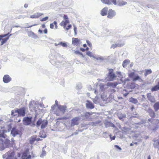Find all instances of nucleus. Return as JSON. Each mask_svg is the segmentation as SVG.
<instances>
[{"label":"nucleus","mask_w":159,"mask_h":159,"mask_svg":"<svg viewBox=\"0 0 159 159\" xmlns=\"http://www.w3.org/2000/svg\"><path fill=\"white\" fill-rule=\"evenodd\" d=\"M7 132V130L2 128L0 129V141L2 142L3 146L1 150L4 149L5 148L8 147L10 144V140L5 134Z\"/></svg>","instance_id":"f257e3e1"},{"label":"nucleus","mask_w":159,"mask_h":159,"mask_svg":"<svg viewBox=\"0 0 159 159\" xmlns=\"http://www.w3.org/2000/svg\"><path fill=\"white\" fill-rule=\"evenodd\" d=\"M48 124V121L47 120H43L39 118L36 122L35 125L38 128L41 125V129H44L47 126Z\"/></svg>","instance_id":"f03ea898"},{"label":"nucleus","mask_w":159,"mask_h":159,"mask_svg":"<svg viewBox=\"0 0 159 159\" xmlns=\"http://www.w3.org/2000/svg\"><path fill=\"white\" fill-rule=\"evenodd\" d=\"M32 117H24L23 120V124L25 125H30L32 127H34L35 125V124L34 122H32Z\"/></svg>","instance_id":"7ed1b4c3"},{"label":"nucleus","mask_w":159,"mask_h":159,"mask_svg":"<svg viewBox=\"0 0 159 159\" xmlns=\"http://www.w3.org/2000/svg\"><path fill=\"white\" fill-rule=\"evenodd\" d=\"M61 0H57L55 2L48 3H46V5L48 6V8H49L51 6L55 7L59 6L61 4Z\"/></svg>","instance_id":"20e7f679"},{"label":"nucleus","mask_w":159,"mask_h":159,"mask_svg":"<svg viewBox=\"0 0 159 159\" xmlns=\"http://www.w3.org/2000/svg\"><path fill=\"white\" fill-rule=\"evenodd\" d=\"M81 120L80 116H77L73 118L71 121L70 125L71 127L79 125V121Z\"/></svg>","instance_id":"39448f33"},{"label":"nucleus","mask_w":159,"mask_h":159,"mask_svg":"<svg viewBox=\"0 0 159 159\" xmlns=\"http://www.w3.org/2000/svg\"><path fill=\"white\" fill-rule=\"evenodd\" d=\"M66 108V107L65 106H61L60 105L58 106V109H57V110L55 111V114L57 116H59L60 115L59 113L57 112V111L58 110H60L62 113H64L65 111Z\"/></svg>","instance_id":"423d86ee"},{"label":"nucleus","mask_w":159,"mask_h":159,"mask_svg":"<svg viewBox=\"0 0 159 159\" xmlns=\"http://www.w3.org/2000/svg\"><path fill=\"white\" fill-rule=\"evenodd\" d=\"M113 3L115 5H117L120 6L125 5L127 4L126 2L123 0H120L116 2V0H113Z\"/></svg>","instance_id":"0eeeda50"},{"label":"nucleus","mask_w":159,"mask_h":159,"mask_svg":"<svg viewBox=\"0 0 159 159\" xmlns=\"http://www.w3.org/2000/svg\"><path fill=\"white\" fill-rule=\"evenodd\" d=\"M18 115L19 116H25V108L24 107H21L19 109H17Z\"/></svg>","instance_id":"6e6552de"},{"label":"nucleus","mask_w":159,"mask_h":159,"mask_svg":"<svg viewBox=\"0 0 159 159\" xmlns=\"http://www.w3.org/2000/svg\"><path fill=\"white\" fill-rule=\"evenodd\" d=\"M116 15V13L115 11L110 9L108 11L107 17L109 18L112 19Z\"/></svg>","instance_id":"1a4fd4ad"},{"label":"nucleus","mask_w":159,"mask_h":159,"mask_svg":"<svg viewBox=\"0 0 159 159\" xmlns=\"http://www.w3.org/2000/svg\"><path fill=\"white\" fill-rule=\"evenodd\" d=\"M20 133V131L19 130H18L16 128L13 127L11 130V134L13 137H15L16 135L19 134Z\"/></svg>","instance_id":"9d476101"},{"label":"nucleus","mask_w":159,"mask_h":159,"mask_svg":"<svg viewBox=\"0 0 159 159\" xmlns=\"http://www.w3.org/2000/svg\"><path fill=\"white\" fill-rule=\"evenodd\" d=\"M147 98L151 102L154 103L155 102V99L154 97L152 95L151 93H149L147 94Z\"/></svg>","instance_id":"9b49d317"},{"label":"nucleus","mask_w":159,"mask_h":159,"mask_svg":"<svg viewBox=\"0 0 159 159\" xmlns=\"http://www.w3.org/2000/svg\"><path fill=\"white\" fill-rule=\"evenodd\" d=\"M86 107L87 108L92 109L94 107V106L92 102L90 101L87 100L86 103Z\"/></svg>","instance_id":"f8f14e48"},{"label":"nucleus","mask_w":159,"mask_h":159,"mask_svg":"<svg viewBox=\"0 0 159 159\" xmlns=\"http://www.w3.org/2000/svg\"><path fill=\"white\" fill-rule=\"evenodd\" d=\"M125 43H120V42H116V43L112 44L111 47V48H115L116 47H121L123 46Z\"/></svg>","instance_id":"ddd939ff"},{"label":"nucleus","mask_w":159,"mask_h":159,"mask_svg":"<svg viewBox=\"0 0 159 159\" xmlns=\"http://www.w3.org/2000/svg\"><path fill=\"white\" fill-rule=\"evenodd\" d=\"M11 78L7 75H5L3 77V81L5 83H8L11 80Z\"/></svg>","instance_id":"4468645a"},{"label":"nucleus","mask_w":159,"mask_h":159,"mask_svg":"<svg viewBox=\"0 0 159 159\" xmlns=\"http://www.w3.org/2000/svg\"><path fill=\"white\" fill-rule=\"evenodd\" d=\"M150 116L152 118L155 117L156 115L154 111L151 108H149L147 111Z\"/></svg>","instance_id":"2eb2a0df"},{"label":"nucleus","mask_w":159,"mask_h":159,"mask_svg":"<svg viewBox=\"0 0 159 159\" xmlns=\"http://www.w3.org/2000/svg\"><path fill=\"white\" fill-rule=\"evenodd\" d=\"M14 154L13 153H11L10 154H8V153H6L5 154L3 155V158H5L7 157L5 159H12Z\"/></svg>","instance_id":"dca6fc26"},{"label":"nucleus","mask_w":159,"mask_h":159,"mask_svg":"<svg viewBox=\"0 0 159 159\" xmlns=\"http://www.w3.org/2000/svg\"><path fill=\"white\" fill-rule=\"evenodd\" d=\"M116 77V76L114 73L108 74V77L110 81L113 80Z\"/></svg>","instance_id":"f3484780"},{"label":"nucleus","mask_w":159,"mask_h":159,"mask_svg":"<svg viewBox=\"0 0 159 159\" xmlns=\"http://www.w3.org/2000/svg\"><path fill=\"white\" fill-rule=\"evenodd\" d=\"M105 126L106 128L110 127L114 128L115 127V125L113 124L110 121H107L105 123Z\"/></svg>","instance_id":"a211bd4d"},{"label":"nucleus","mask_w":159,"mask_h":159,"mask_svg":"<svg viewBox=\"0 0 159 159\" xmlns=\"http://www.w3.org/2000/svg\"><path fill=\"white\" fill-rule=\"evenodd\" d=\"M43 14V13L38 12L33 15L31 16L30 17L31 18H37L41 16Z\"/></svg>","instance_id":"6ab92c4d"},{"label":"nucleus","mask_w":159,"mask_h":159,"mask_svg":"<svg viewBox=\"0 0 159 159\" xmlns=\"http://www.w3.org/2000/svg\"><path fill=\"white\" fill-rule=\"evenodd\" d=\"M117 116L121 120L126 117L125 114H122L120 112L118 113L117 114Z\"/></svg>","instance_id":"aec40b11"},{"label":"nucleus","mask_w":159,"mask_h":159,"mask_svg":"<svg viewBox=\"0 0 159 159\" xmlns=\"http://www.w3.org/2000/svg\"><path fill=\"white\" fill-rule=\"evenodd\" d=\"M118 84L117 82L111 83L108 82L107 83V85L108 86H111L114 88H116V86Z\"/></svg>","instance_id":"412c9836"},{"label":"nucleus","mask_w":159,"mask_h":159,"mask_svg":"<svg viewBox=\"0 0 159 159\" xmlns=\"http://www.w3.org/2000/svg\"><path fill=\"white\" fill-rule=\"evenodd\" d=\"M72 40V44L74 45H77L79 43L80 41V39L77 38H73Z\"/></svg>","instance_id":"4be33fe9"},{"label":"nucleus","mask_w":159,"mask_h":159,"mask_svg":"<svg viewBox=\"0 0 159 159\" xmlns=\"http://www.w3.org/2000/svg\"><path fill=\"white\" fill-rule=\"evenodd\" d=\"M28 34L29 36L31 37L34 39H36L38 38V36L31 31H29Z\"/></svg>","instance_id":"5701e85b"},{"label":"nucleus","mask_w":159,"mask_h":159,"mask_svg":"<svg viewBox=\"0 0 159 159\" xmlns=\"http://www.w3.org/2000/svg\"><path fill=\"white\" fill-rule=\"evenodd\" d=\"M113 0H101V1L104 4L109 5L113 3Z\"/></svg>","instance_id":"b1692460"},{"label":"nucleus","mask_w":159,"mask_h":159,"mask_svg":"<svg viewBox=\"0 0 159 159\" xmlns=\"http://www.w3.org/2000/svg\"><path fill=\"white\" fill-rule=\"evenodd\" d=\"M151 90L152 92L155 91L159 90V82L157 85L152 87Z\"/></svg>","instance_id":"393cba45"},{"label":"nucleus","mask_w":159,"mask_h":159,"mask_svg":"<svg viewBox=\"0 0 159 159\" xmlns=\"http://www.w3.org/2000/svg\"><path fill=\"white\" fill-rule=\"evenodd\" d=\"M132 80L133 81H136L137 80H139L140 82L143 81V80L137 74H136V75H135V76H134V78Z\"/></svg>","instance_id":"a878e982"},{"label":"nucleus","mask_w":159,"mask_h":159,"mask_svg":"<svg viewBox=\"0 0 159 159\" xmlns=\"http://www.w3.org/2000/svg\"><path fill=\"white\" fill-rule=\"evenodd\" d=\"M155 111L156 112L159 110V102H156L153 106Z\"/></svg>","instance_id":"bb28decb"},{"label":"nucleus","mask_w":159,"mask_h":159,"mask_svg":"<svg viewBox=\"0 0 159 159\" xmlns=\"http://www.w3.org/2000/svg\"><path fill=\"white\" fill-rule=\"evenodd\" d=\"M107 7H105L101 10V14L102 16H104L107 15Z\"/></svg>","instance_id":"cd10ccee"},{"label":"nucleus","mask_w":159,"mask_h":159,"mask_svg":"<svg viewBox=\"0 0 159 159\" xmlns=\"http://www.w3.org/2000/svg\"><path fill=\"white\" fill-rule=\"evenodd\" d=\"M129 102L134 104H136L138 102V101L137 99L131 97L129 99Z\"/></svg>","instance_id":"c85d7f7f"},{"label":"nucleus","mask_w":159,"mask_h":159,"mask_svg":"<svg viewBox=\"0 0 159 159\" xmlns=\"http://www.w3.org/2000/svg\"><path fill=\"white\" fill-rule=\"evenodd\" d=\"M130 62L129 60L128 59L125 60L123 62L122 66L124 68L126 67L129 64Z\"/></svg>","instance_id":"c756f323"},{"label":"nucleus","mask_w":159,"mask_h":159,"mask_svg":"<svg viewBox=\"0 0 159 159\" xmlns=\"http://www.w3.org/2000/svg\"><path fill=\"white\" fill-rule=\"evenodd\" d=\"M105 85L104 84L102 83H100L99 84V86L100 87L99 90L101 91H103L104 90V87Z\"/></svg>","instance_id":"7c9ffc66"},{"label":"nucleus","mask_w":159,"mask_h":159,"mask_svg":"<svg viewBox=\"0 0 159 159\" xmlns=\"http://www.w3.org/2000/svg\"><path fill=\"white\" fill-rule=\"evenodd\" d=\"M31 158V156L30 155H29L28 156L26 153H24L22 156V159H30Z\"/></svg>","instance_id":"2f4dec72"},{"label":"nucleus","mask_w":159,"mask_h":159,"mask_svg":"<svg viewBox=\"0 0 159 159\" xmlns=\"http://www.w3.org/2000/svg\"><path fill=\"white\" fill-rule=\"evenodd\" d=\"M92 114V112L84 113V117L86 119L89 118L90 117V115Z\"/></svg>","instance_id":"473e14b6"},{"label":"nucleus","mask_w":159,"mask_h":159,"mask_svg":"<svg viewBox=\"0 0 159 159\" xmlns=\"http://www.w3.org/2000/svg\"><path fill=\"white\" fill-rule=\"evenodd\" d=\"M111 134H110L109 133H107L106 132L103 133V134H102L103 137L106 138L108 137H109V136L110 137H111Z\"/></svg>","instance_id":"72a5a7b5"},{"label":"nucleus","mask_w":159,"mask_h":159,"mask_svg":"<svg viewBox=\"0 0 159 159\" xmlns=\"http://www.w3.org/2000/svg\"><path fill=\"white\" fill-rule=\"evenodd\" d=\"M18 114L17 109L16 110H14L11 111V115L13 116H16Z\"/></svg>","instance_id":"f704fd0d"},{"label":"nucleus","mask_w":159,"mask_h":159,"mask_svg":"<svg viewBox=\"0 0 159 159\" xmlns=\"http://www.w3.org/2000/svg\"><path fill=\"white\" fill-rule=\"evenodd\" d=\"M152 72V71L150 69L146 70L144 74L145 76H146L148 75L151 74Z\"/></svg>","instance_id":"c9c22d12"},{"label":"nucleus","mask_w":159,"mask_h":159,"mask_svg":"<svg viewBox=\"0 0 159 159\" xmlns=\"http://www.w3.org/2000/svg\"><path fill=\"white\" fill-rule=\"evenodd\" d=\"M11 34H10V36H8L7 37L5 38H4L2 39V41L1 42V45H3L4 43H5L9 39V36H11Z\"/></svg>","instance_id":"e433bc0d"},{"label":"nucleus","mask_w":159,"mask_h":159,"mask_svg":"<svg viewBox=\"0 0 159 159\" xmlns=\"http://www.w3.org/2000/svg\"><path fill=\"white\" fill-rule=\"evenodd\" d=\"M101 121L98 120H97L95 122H92L90 123V124L92 126H97L101 122Z\"/></svg>","instance_id":"4c0bfd02"},{"label":"nucleus","mask_w":159,"mask_h":159,"mask_svg":"<svg viewBox=\"0 0 159 159\" xmlns=\"http://www.w3.org/2000/svg\"><path fill=\"white\" fill-rule=\"evenodd\" d=\"M136 74H135L134 72H131L129 74L128 76L129 77L132 79L133 80Z\"/></svg>","instance_id":"58836bf2"},{"label":"nucleus","mask_w":159,"mask_h":159,"mask_svg":"<svg viewBox=\"0 0 159 159\" xmlns=\"http://www.w3.org/2000/svg\"><path fill=\"white\" fill-rule=\"evenodd\" d=\"M130 130V128H129L126 127H124L122 128V131H123L124 132H127Z\"/></svg>","instance_id":"ea45409f"},{"label":"nucleus","mask_w":159,"mask_h":159,"mask_svg":"<svg viewBox=\"0 0 159 159\" xmlns=\"http://www.w3.org/2000/svg\"><path fill=\"white\" fill-rule=\"evenodd\" d=\"M128 86L129 88L130 89H133L135 88V85L133 83H130L129 84H128Z\"/></svg>","instance_id":"a19ab883"},{"label":"nucleus","mask_w":159,"mask_h":159,"mask_svg":"<svg viewBox=\"0 0 159 159\" xmlns=\"http://www.w3.org/2000/svg\"><path fill=\"white\" fill-rule=\"evenodd\" d=\"M157 140L155 142V143H154L153 145L155 148H159V144H158V142H157Z\"/></svg>","instance_id":"79ce46f5"},{"label":"nucleus","mask_w":159,"mask_h":159,"mask_svg":"<svg viewBox=\"0 0 159 159\" xmlns=\"http://www.w3.org/2000/svg\"><path fill=\"white\" fill-rule=\"evenodd\" d=\"M93 58L95 59H96L97 60H99L100 61H102L104 60L103 58L102 57H93Z\"/></svg>","instance_id":"37998d69"},{"label":"nucleus","mask_w":159,"mask_h":159,"mask_svg":"<svg viewBox=\"0 0 159 159\" xmlns=\"http://www.w3.org/2000/svg\"><path fill=\"white\" fill-rule=\"evenodd\" d=\"M9 34V33H8L7 34L0 35V41L2 40V38L7 36Z\"/></svg>","instance_id":"c03bdc74"},{"label":"nucleus","mask_w":159,"mask_h":159,"mask_svg":"<svg viewBox=\"0 0 159 159\" xmlns=\"http://www.w3.org/2000/svg\"><path fill=\"white\" fill-rule=\"evenodd\" d=\"M82 86L80 84H78L76 86V88L77 89H80L82 88Z\"/></svg>","instance_id":"a18cd8bd"},{"label":"nucleus","mask_w":159,"mask_h":159,"mask_svg":"<svg viewBox=\"0 0 159 159\" xmlns=\"http://www.w3.org/2000/svg\"><path fill=\"white\" fill-rule=\"evenodd\" d=\"M155 125L157 128H159V120H155Z\"/></svg>","instance_id":"49530a36"},{"label":"nucleus","mask_w":159,"mask_h":159,"mask_svg":"<svg viewBox=\"0 0 159 159\" xmlns=\"http://www.w3.org/2000/svg\"><path fill=\"white\" fill-rule=\"evenodd\" d=\"M46 152L45 150H43L42 153L40 155V157H42L46 155Z\"/></svg>","instance_id":"de8ad7c7"},{"label":"nucleus","mask_w":159,"mask_h":159,"mask_svg":"<svg viewBox=\"0 0 159 159\" xmlns=\"http://www.w3.org/2000/svg\"><path fill=\"white\" fill-rule=\"evenodd\" d=\"M86 54L90 57H94V56L93 55L92 52L90 51H88L87 52H86Z\"/></svg>","instance_id":"09e8293b"},{"label":"nucleus","mask_w":159,"mask_h":159,"mask_svg":"<svg viewBox=\"0 0 159 159\" xmlns=\"http://www.w3.org/2000/svg\"><path fill=\"white\" fill-rule=\"evenodd\" d=\"M60 45H61L62 46L64 47H66L67 46V44L66 43H63L62 42H61L60 43Z\"/></svg>","instance_id":"8fccbe9b"},{"label":"nucleus","mask_w":159,"mask_h":159,"mask_svg":"<svg viewBox=\"0 0 159 159\" xmlns=\"http://www.w3.org/2000/svg\"><path fill=\"white\" fill-rule=\"evenodd\" d=\"M36 140V138L35 137L32 138L30 140V143H32Z\"/></svg>","instance_id":"3c124183"},{"label":"nucleus","mask_w":159,"mask_h":159,"mask_svg":"<svg viewBox=\"0 0 159 159\" xmlns=\"http://www.w3.org/2000/svg\"><path fill=\"white\" fill-rule=\"evenodd\" d=\"M25 17H28V16H25L24 15H20L19 16L17 17V18L18 19H20V18H24Z\"/></svg>","instance_id":"603ef678"},{"label":"nucleus","mask_w":159,"mask_h":159,"mask_svg":"<svg viewBox=\"0 0 159 159\" xmlns=\"http://www.w3.org/2000/svg\"><path fill=\"white\" fill-rule=\"evenodd\" d=\"M60 25L61 26H63L64 28L65 29L66 27V25H65L64 21H62L60 24Z\"/></svg>","instance_id":"864d4df0"},{"label":"nucleus","mask_w":159,"mask_h":159,"mask_svg":"<svg viewBox=\"0 0 159 159\" xmlns=\"http://www.w3.org/2000/svg\"><path fill=\"white\" fill-rule=\"evenodd\" d=\"M48 19V16H46L40 20L41 21H44L47 20Z\"/></svg>","instance_id":"5fc2aeb1"},{"label":"nucleus","mask_w":159,"mask_h":159,"mask_svg":"<svg viewBox=\"0 0 159 159\" xmlns=\"http://www.w3.org/2000/svg\"><path fill=\"white\" fill-rule=\"evenodd\" d=\"M114 147H115L118 150H120V151L121 150V148L120 147H119V146L117 145H115L114 146Z\"/></svg>","instance_id":"6e6d98bb"},{"label":"nucleus","mask_w":159,"mask_h":159,"mask_svg":"<svg viewBox=\"0 0 159 159\" xmlns=\"http://www.w3.org/2000/svg\"><path fill=\"white\" fill-rule=\"evenodd\" d=\"M86 43L89 47H91L92 46L91 43L89 40H87L86 41Z\"/></svg>","instance_id":"4d7b16f0"},{"label":"nucleus","mask_w":159,"mask_h":159,"mask_svg":"<svg viewBox=\"0 0 159 159\" xmlns=\"http://www.w3.org/2000/svg\"><path fill=\"white\" fill-rule=\"evenodd\" d=\"M155 120L156 119L153 120L152 119H148V121L150 122L153 123L154 122H155Z\"/></svg>","instance_id":"13d9d810"},{"label":"nucleus","mask_w":159,"mask_h":159,"mask_svg":"<svg viewBox=\"0 0 159 159\" xmlns=\"http://www.w3.org/2000/svg\"><path fill=\"white\" fill-rule=\"evenodd\" d=\"M71 25H69L67 26V27L65 29L66 30H68L70 29L71 27Z\"/></svg>","instance_id":"bf43d9fd"},{"label":"nucleus","mask_w":159,"mask_h":159,"mask_svg":"<svg viewBox=\"0 0 159 159\" xmlns=\"http://www.w3.org/2000/svg\"><path fill=\"white\" fill-rule=\"evenodd\" d=\"M113 70L112 69H109V72H108V74H111L112 73H114L113 72Z\"/></svg>","instance_id":"052dcab7"},{"label":"nucleus","mask_w":159,"mask_h":159,"mask_svg":"<svg viewBox=\"0 0 159 159\" xmlns=\"http://www.w3.org/2000/svg\"><path fill=\"white\" fill-rule=\"evenodd\" d=\"M54 24L53 22L52 23H51L50 25V28L51 29H54Z\"/></svg>","instance_id":"680f3d73"},{"label":"nucleus","mask_w":159,"mask_h":159,"mask_svg":"<svg viewBox=\"0 0 159 159\" xmlns=\"http://www.w3.org/2000/svg\"><path fill=\"white\" fill-rule=\"evenodd\" d=\"M53 24L55 25V29H57V22L56 21H54L53 22Z\"/></svg>","instance_id":"e2e57ef3"},{"label":"nucleus","mask_w":159,"mask_h":159,"mask_svg":"<svg viewBox=\"0 0 159 159\" xmlns=\"http://www.w3.org/2000/svg\"><path fill=\"white\" fill-rule=\"evenodd\" d=\"M97 99H98V98H97L96 97H95V98L93 99V102L96 103L97 102Z\"/></svg>","instance_id":"0e129e2a"},{"label":"nucleus","mask_w":159,"mask_h":159,"mask_svg":"<svg viewBox=\"0 0 159 159\" xmlns=\"http://www.w3.org/2000/svg\"><path fill=\"white\" fill-rule=\"evenodd\" d=\"M65 25L66 26L67 24H68L70 23L69 21L68 20H66L64 21Z\"/></svg>","instance_id":"69168bd1"},{"label":"nucleus","mask_w":159,"mask_h":159,"mask_svg":"<svg viewBox=\"0 0 159 159\" xmlns=\"http://www.w3.org/2000/svg\"><path fill=\"white\" fill-rule=\"evenodd\" d=\"M81 52H80L79 51H75V54H77L80 55V53H81Z\"/></svg>","instance_id":"338daca9"},{"label":"nucleus","mask_w":159,"mask_h":159,"mask_svg":"<svg viewBox=\"0 0 159 159\" xmlns=\"http://www.w3.org/2000/svg\"><path fill=\"white\" fill-rule=\"evenodd\" d=\"M142 107L145 108H146L148 107V106L147 105H146L145 103H143L142 104Z\"/></svg>","instance_id":"774afa93"}]
</instances>
